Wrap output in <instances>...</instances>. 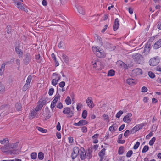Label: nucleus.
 Here are the masks:
<instances>
[{"label":"nucleus","mask_w":161,"mask_h":161,"mask_svg":"<svg viewBox=\"0 0 161 161\" xmlns=\"http://www.w3.org/2000/svg\"><path fill=\"white\" fill-rule=\"evenodd\" d=\"M132 57L134 61L137 63L142 64L144 62L143 57L139 53H137L133 55Z\"/></svg>","instance_id":"f257e3e1"},{"label":"nucleus","mask_w":161,"mask_h":161,"mask_svg":"<svg viewBox=\"0 0 161 161\" xmlns=\"http://www.w3.org/2000/svg\"><path fill=\"white\" fill-rule=\"evenodd\" d=\"M160 59L158 57L153 58L150 59L149 61L151 66H154L157 65L160 62Z\"/></svg>","instance_id":"f03ea898"},{"label":"nucleus","mask_w":161,"mask_h":161,"mask_svg":"<svg viewBox=\"0 0 161 161\" xmlns=\"http://www.w3.org/2000/svg\"><path fill=\"white\" fill-rule=\"evenodd\" d=\"M63 113L64 114L69 115L68 117L70 118L74 114L73 111L71 110L70 108L69 107L64 108Z\"/></svg>","instance_id":"7ed1b4c3"},{"label":"nucleus","mask_w":161,"mask_h":161,"mask_svg":"<svg viewBox=\"0 0 161 161\" xmlns=\"http://www.w3.org/2000/svg\"><path fill=\"white\" fill-rule=\"evenodd\" d=\"M79 149L78 147H75L73 149V152L72 153L71 157L72 159H74L78 155Z\"/></svg>","instance_id":"20e7f679"},{"label":"nucleus","mask_w":161,"mask_h":161,"mask_svg":"<svg viewBox=\"0 0 161 161\" xmlns=\"http://www.w3.org/2000/svg\"><path fill=\"white\" fill-rule=\"evenodd\" d=\"M31 59V55L28 53H26L25 55L23 60L24 64L26 65H28L30 62Z\"/></svg>","instance_id":"39448f33"},{"label":"nucleus","mask_w":161,"mask_h":161,"mask_svg":"<svg viewBox=\"0 0 161 161\" xmlns=\"http://www.w3.org/2000/svg\"><path fill=\"white\" fill-rule=\"evenodd\" d=\"M132 114L131 113H129L127 114V115L125 116L123 119V121L125 122L129 123L131 121V117L132 116Z\"/></svg>","instance_id":"423d86ee"},{"label":"nucleus","mask_w":161,"mask_h":161,"mask_svg":"<svg viewBox=\"0 0 161 161\" xmlns=\"http://www.w3.org/2000/svg\"><path fill=\"white\" fill-rule=\"evenodd\" d=\"M79 151L80 153H79V155L80 158L82 160H84L86 157V153L84 149L83 148L81 147Z\"/></svg>","instance_id":"0eeeda50"},{"label":"nucleus","mask_w":161,"mask_h":161,"mask_svg":"<svg viewBox=\"0 0 161 161\" xmlns=\"http://www.w3.org/2000/svg\"><path fill=\"white\" fill-rule=\"evenodd\" d=\"M88 122L85 120H81L78 123H75L74 125L78 126H82L87 124Z\"/></svg>","instance_id":"6e6552de"},{"label":"nucleus","mask_w":161,"mask_h":161,"mask_svg":"<svg viewBox=\"0 0 161 161\" xmlns=\"http://www.w3.org/2000/svg\"><path fill=\"white\" fill-rule=\"evenodd\" d=\"M97 56L100 58H104L106 56V53L102 49H99L97 53Z\"/></svg>","instance_id":"1a4fd4ad"},{"label":"nucleus","mask_w":161,"mask_h":161,"mask_svg":"<svg viewBox=\"0 0 161 161\" xmlns=\"http://www.w3.org/2000/svg\"><path fill=\"white\" fill-rule=\"evenodd\" d=\"M150 50V45L149 44H147L145 45L142 53L144 54V55H147L149 53Z\"/></svg>","instance_id":"9d476101"},{"label":"nucleus","mask_w":161,"mask_h":161,"mask_svg":"<svg viewBox=\"0 0 161 161\" xmlns=\"http://www.w3.org/2000/svg\"><path fill=\"white\" fill-rule=\"evenodd\" d=\"M132 74L135 76L140 75L142 73V70L140 68H136L132 70Z\"/></svg>","instance_id":"9b49d317"},{"label":"nucleus","mask_w":161,"mask_h":161,"mask_svg":"<svg viewBox=\"0 0 161 161\" xmlns=\"http://www.w3.org/2000/svg\"><path fill=\"white\" fill-rule=\"evenodd\" d=\"M119 23L118 18L115 19L113 25V29L114 31L116 30L119 28Z\"/></svg>","instance_id":"f8f14e48"},{"label":"nucleus","mask_w":161,"mask_h":161,"mask_svg":"<svg viewBox=\"0 0 161 161\" xmlns=\"http://www.w3.org/2000/svg\"><path fill=\"white\" fill-rule=\"evenodd\" d=\"M90 98H92L91 97ZM86 103L87 104L88 106L91 108H92L94 106L92 100V99H90V97L86 99Z\"/></svg>","instance_id":"ddd939ff"},{"label":"nucleus","mask_w":161,"mask_h":161,"mask_svg":"<svg viewBox=\"0 0 161 161\" xmlns=\"http://www.w3.org/2000/svg\"><path fill=\"white\" fill-rule=\"evenodd\" d=\"M15 50L17 53L19 55V58L22 57V51L18 47V46L16 47H15Z\"/></svg>","instance_id":"4468645a"},{"label":"nucleus","mask_w":161,"mask_h":161,"mask_svg":"<svg viewBox=\"0 0 161 161\" xmlns=\"http://www.w3.org/2000/svg\"><path fill=\"white\" fill-rule=\"evenodd\" d=\"M161 47V39H159L154 44V48L156 49Z\"/></svg>","instance_id":"2eb2a0df"},{"label":"nucleus","mask_w":161,"mask_h":161,"mask_svg":"<svg viewBox=\"0 0 161 161\" xmlns=\"http://www.w3.org/2000/svg\"><path fill=\"white\" fill-rule=\"evenodd\" d=\"M144 125V123L139 124L134 127L132 130H135V132H136L142 129Z\"/></svg>","instance_id":"dca6fc26"},{"label":"nucleus","mask_w":161,"mask_h":161,"mask_svg":"<svg viewBox=\"0 0 161 161\" xmlns=\"http://www.w3.org/2000/svg\"><path fill=\"white\" fill-rule=\"evenodd\" d=\"M37 112V111H36L35 109L32 110L30 113V119H32L35 117V115H36Z\"/></svg>","instance_id":"f3484780"},{"label":"nucleus","mask_w":161,"mask_h":161,"mask_svg":"<svg viewBox=\"0 0 161 161\" xmlns=\"http://www.w3.org/2000/svg\"><path fill=\"white\" fill-rule=\"evenodd\" d=\"M62 57L64 62L67 64H68L69 62V57L65 54H62Z\"/></svg>","instance_id":"a211bd4d"},{"label":"nucleus","mask_w":161,"mask_h":161,"mask_svg":"<svg viewBox=\"0 0 161 161\" xmlns=\"http://www.w3.org/2000/svg\"><path fill=\"white\" fill-rule=\"evenodd\" d=\"M61 77L59 76L58 78L57 79L55 78L53 79L52 80V84L54 86H56V85L58 84V82L60 80Z\"/></svg>","instance_id":"6ab92c4d"},{"label":"nucleus","mask_w":161,"mask_h":161,"mask_svg":"<svg viewBox=\"0 0 161 161\" xmlns=\"http://www.w3.org/2000/svg\"><path fill=\"white\" fill-rule=\"evenodd\" d=\"M78 11L79 12L83 14L84 15L85 14V13L84 10L83 9V8L80 6H78L77 7H76Z\"/></svg>","instance_id":"aec40b11"},{"label":"nucleus","mask_w":161,"mask_h":161,"mask_svg":"<svg viewBox=\"0 0 161 161\" xmlns=\"http://www.w3.org/2000/svg\"><path fill=\"white\" fill-rule=\"evenodd\" d=\"M136 80L133 79L129 78L126 80V82L129 85H131L132 84L135 83Z\"/></svg>","instance_id":"412c9836"},{"label":"nucleus","mask_w":161,"mask_h":161,"mask_svg":"<svg viewBox=\"0 0 161 161\" xmlns=\"http://www.w3.org/2000/svg\"><path fill=\"white\" fill-rule=\"evenodd\" d=\"M106 149L104 148L103 149L98 153V155L100 158H103V156L105 155V152Z\"/></svg>","instance_id":"4be33fe9"},{"label":"nucleus","mask_w":161,"mask_h":161,"mask_svg":"<svg viewBox=\"0 0 161 161\" xmlns=\"http://www.w3.org/2000/svg\"><path fill=\"white\" fill-rule=\"evenodd\" d=\"M18 143H19V142H16L15 143L11 144L9 146V147L10 148H12V149L16 148L18 146Z\"/></svg>","instance_id":"5701e85b"},{"label":"nucleus","mask_w":161,"mask_h":161,"mask_svg":"<svg viewBox=\"0 0 161 161\" xmlns=\"http://www.w3.org/2000/svg\"><path fill=\"white\" fill-rule=\"evenodd\" d=\"M18 8L20 9H24V6L23 4L20 2H18L17 3Z\"/></svg>","instance_id":"b1692460"},{"label":"nucleus","mask_w":161,"mask_h":161,"mask_svg":"<svg viewBox=\"0 0 161 161\" xmlns=\"http://www.w3.org/2000/svg\"><path fill=\"white\" fill-rule=\"evenodd\" d=\"M92 64L93 66V68H94L96 69L97 68L98 65H100V62L99 61H92Z\"/></svg>","instance_id":"393cba45"},{"label":"nucleus","mask_w":161,"mask_h":161,"mask_svg":"<svg viewBox=\"0 0 161 161\" xmlns=\"http://www.w3.org/2000/svg\"><path fill=\"white\" fill-rule=\"evenodd\" d=\"M124 147L123 146H121L120 147L119 149L118 150V153L120 154H122L124 153Z\"/></svg>","instance_id":"a878e982"},{"label":"nucleus","mask_w":161,"mask_h":161,"mask_svg":"<svg viewBox=\"0 0 161 161\" xmlns=\"http://www.w3.org/2000/svg\"><path fill=\"white\" fill-rule=\"evenodd\" d=\"M92 156V151L90 149L88 150V153L86 155V157L88 159H90Z\"/></svg>","instance_id":"bb28decb"},{"label":"nucleus","mask_w":161,"mask_h":161,"mask_svg":"<svg viewBox=\"0 0 161 161\" xmlns=\"http://www.w3.org/2000/svg\"><path fill=\"white\" fill-rule=\"evenodd\" d=\"M65 101L67 105L70 104L71 103V100L69 96L67 97L66 99L65 100Z\"/></svg>","instance_id":"cd10ccee"},{"label":"nucleus","mask_w":161,"mask_h":161,"mask_svg":"<svg viewBox=\"0 0 161 161\" xmlns=\"http://www.w3.org/2000/svg\"><path fill=\"white\" fill-rule=\"evenodd\" d=\"M30 86V85L28 83H25L22 88V91L24 92L26 91L28 89Z\"/></svg>","instance_id":"c85d7f7f"},{"label":"nucleus","mask_w":161,"mask_h":161,"mask_svg":"<svg viewBox=\"0 0 161 161\" xmlns=\"http://www.w3.org/2000/svg\"><path fill=\"white\" fill-rule=\"evenodd\" d=\"M44 157V154L42 152H40L38 153V157L39 159L42 160Z\"/></svg>","instance_id":"c756f323"},{"label":"nucleus","mask_w":161,"mask_h":161,"mask_svg":"<svg viewBox=\"0 0 161 161\" xmlns=\"http://www.w3.org/2000/svg\"><path fill=\"white\" fill-rule=\"evenodd\" d=\"M5 64L4 63L3 64L1 65L0 68V76H1L3 74V73L4 71V66Z\"/></svg>","instance_id":"7c9ffc66"},{"label":"nucleus","mask_w":161,"mask_h":161,"mask_svg":"<svg viewBox=\"0 0 161 161\" xmlns=\"http://www.w3.org/2000/svg\"><path fill=\"white\" fill-rule=\"evenodd\" d=\"M15 107L18 111H20L22 108L21 104L19 103H17L15 104Z\"/></svg>","instance_id":"2f4dec72"},{"label":"nucleus","mask_w":161,"mask_h":161,"mask_svg":"<svg viewBox=\"0 0 161 161\" xmlns=\"http://www.w3.org/2000/svg\"><path fill=\"white\" fill-rule=\"evenodd\" d=\"M5 87L1 83L0 84V93H3L4 92Z\"/></svg>","instance_id":"473e14b6"},{"label":"nucleus","mask_w":161,"mask_h":161,"mask_svg":"<svg viewBox=\"0 0 161 161\" xmlns=\"http://www.w3.org/2000/svg\"><path fill=\"white\" fill-rule=\"evenodd\" d=\"M99 47H92V50L93 52L95 53L96 54H97V53L98 52L99 50Z\"/></svg>","instance_id":"72a5a7b5"},{"label":"nucleus","mask_w":161,"mask_h":161,"mask_svg":"<svg viewBox=\"0 0 161 161\" xmlns=\"http://www.w3.org/2000/svg\"><path fill=\"white\" fill-rule=\"evenodd\" d=\"M115 71L114 70L111 69L110 70L108 73V76H112L114 75Z\"/></svg>","instance_id":"f704fd0d"},{"label":"nucleus","mask_w":161,"mask_h":161,"mask_svg":"<svg viewBox=\"0 0 161 161\" xmlns=\"http://www.w3.org/2000/svg\"><path fill=\"white\" fill-rule=\"evenodd\" d=\"M31 159H35L37 158V153L36 152L32 153L31 155Z\"/></svg>","instance_id":"c9c22d12"},{"label":"nucleus","mask_w":161,"mask_h":161,"mask_svg":"<svg viewBox=\"0 0 161 161\" xmlns=\"http://www.w3.org/2000/svg\"><path fill=\"white\" fill-rule=\"evenodd\" d=\"M42 106H43V105H42V103H40V104H38L37 105V106L36 108L35 109H36V111H38L41 109Z\"/></svg>","instance_id":"e433bc0d"},{"label":"nucleus","mask_w":161,"mask_h":161,"mask_svg":"<svg viewBox=\"0 0 161 161\" xmlns=\"http://www.w3.org/2000/svg\"><path fill=\"white\" fill-rule=\"evenodd\" d=\"M87 114V112L86 110H84L82 114V117L83 119H85Z\"/></svg>","instance_id":"4c0bfd02"},{"label":"nucleus","mask_w":161,"mask_h":161,"mask_svg":"<svg viewBox=\"0 0 161 161\" xmlns=\"http://www.w3.org/2000/svg\"><path fill=\"white\" fill-rule=\"evenodd\" d=\"M36 128L39 131L42 133H46V132L47 131V130L44 129L40 127H37Z\"/></svg>","instance_id":"58836bf2"},{"label":"nucleus","mask_w":161,"mask_h":161,"mask_svg":"<svg viewBox=\"0 0 161 161\" xmlns=\"http://www.w3.org/2000/svg\"><path fill=\"white\" fill-rule=\"evenodd\" d=\"M156 140V138L153 137L149 141V144L150 146H152L153 145L154 143Z\"/></svg>","instance_id":"ea45409f"},{"label":"nucleus","mask_w":161,"mask_h":161,"mask_svg":"<svg viewBox=\"0 0 161 161\" xmlns=\"http://www.w3.org/2000/svg\"><path fill=\"white\" fill-rule=\"evenodd\" d=\"M148 75L149 77L151 78H153L155 77V74L152 71H149L148 72Z\"/></svg>","instance_id":"a19ab883"},{"label":"nucleus","mask_w":161,"mask_h":161,"mask_svg":"<svg viewBox=\"0 0 161 161\" xmlns=\"http://www.w3.org/2000/svg\"><path fill=\"white\" fill-rule=\"evenodd\" d=\"M149 149V147L147 145L144 146L142 152L143 153H145Z\"/></svg>","instance_id":"79ce46f5"},{"label":"nucleus","mask_w":161,"mask_h":161,"mask_svg":"<svg viewBox=\"0 0 161 161\" xmlns=\"http://www.w3.org/2000/svg\"><path fill=\"white\" fill-rule=\"evenodd\" d=\"M32 79V76L31 75H29L27 78L26 80V83H28V84L30 85V83Z\"/></svg>","instance_id":"37998d69"},{"label":"nucleus","mask_w":161,"mask_h":161,"mask_svg":"<svg viewBox=\"0 0 161 161\" xmlns=\"http://www.w3.org/2000/svg\"><path fill=\"white\" fill-rule=\"evenodd\" d=\"M123 112L122 111H119L116 114V117L117 118H120L121 115L123 114Z\"/></svg>","instance_id":"c03bdc74"},{"label":"nucleus","mask_w":161,"mask_h":161,"mask_svg":"<svg viewBox=\"0 0 161 161\" xmlns=\"http://www.w3.org/2000/svg\"><path fill=\"white\" fill-rule=\"evenodd\" d=\"M120 65L123 68H124L125 69H127L128 68V66L127 65V64H125V63H124L123 62H122L121 63V64H120Z\"/></svg>","instance_id":"a18cd8bd"},{"label":"nucleus","mask_w":161,"mask_h":161,"mask_svg":"<svg viewBox=\"0 0 161 161\" xmlns=\"http://www.w3.org/2000/svg\"><path fill=\"white\" fill-rule=\"evenodd\" d=\"M133 153L132 150H129L127 153L126 156L127 157H131Z\"/></svg>","instance_id":"49530a36"},{"label":"nucleus","mask_w":161,"mask_h":161,"mask_svg":"<svg viewBox=\"0 0 161 161\" xmlns=\"http://www.w3.org/2000/svg\"><path fill=\"white\" fill-rule=\"evenodd\" d=\"M54 92V89L53 88H51L49 90L48 94L50 96L52 95Z\"/></svg>","instance_id":"de8ad7c7"},{"label":"nucleus","mask_w":161,"mask_h":161,"mask_svg":"<svg viewBox=\"0 0 161 161\" xmlns=\"http://www.w3.org/2000/svg\"><path fill=\"white\" fill-rule=\"evenodd\" d=\"M51 117V115L49 111H47V115L46 116L45 120H47L49 119Z\"/></svg>","instance_id":"09e8293b"},{"label":"nucleus","mask_w":161,"mask_h":161,"mask_svg":"<svg viewBox=\"0 0 161 161\" xmlns=\"http://www.w3.org/2000/svg\"><path fill=\"white\" fill-rule=\"evenodd\" d=\"M140 143L139 142H137L136 144L134 145L133 147V148L134 149H137L140 145Z\"/></svg>","instance_id":"8fccbe9b"},{"label":"nucleus","mask_w":161,"mask_h":161,"mask_svg":"<svg viewBox=\"0 0 161 161\" xmlns=\"http://www.w3.org/2000/svg\"><path fill=\"white\" fill-rule=\"evenodd\" d=\"M56 95L57 96L55 97L54 99H55V100H56V101L57 102L58 101L59 99L60 98L61 96L59 93H58V91H57Z\"/></svg>","instance_id":"3c124183"},{"label":"nucleus","mask_w":161,"mask_h":161,"mask_svg":"<svg viewBox=\"0 0 161 161\" xmlns=\"http://www.w3.org/2000/svg\"><path fill=\"white\" fill-rule=\"evenodd\" d=\"M7 33L9 34L11 31V27L10 26H7Z\"/></svg>","instance_id":"603ef678"},{"label":"nucleus","mask_w":161,"mask_h":161,"mask_svg":"<svg viewBox=\"0 0 161 161\" xmlns=\"http://www.w3.org/2000/svg\"><path fill=\"white\" fill-rule=\"evenodd\" d=\"M65 83L64 81H62L59 84V86L60 87L63 88L65 86Z\"/></svg>","instance_id":"864d4df0"},{"label":"nucleus","mask_w":161,"mask_h":161,"mask_svg":"<svg viewBox=\"0 0 161 161\" xmlns=\"http://www.w3.org/2000/svg\"><path fill=\"white\" fill-rule=\"evenodd\" d=\"M82 105L80 103H78L77 105L76 108L78 111L80 110L81 108L82 107Z\"/></svg>","instance_id":"5fc2aeb1"},{"label":"nucleus","mask_w":161,"mask_h":161,"mask_svg":"<svg viewBox=\"0 0 161 161\" xmlns=\"http://www.w3.org/2000/svg\"><path fill=\"white\" fill-rule=\"evenodd\" d=\"M103 117L104 120H108V122H109V120H108L109 117L108 115L104 114L103 116Z\"/></svg>","instance_id":"6e6d98bb"},{"label":"nucleus","mask_w":161,"mask_h":161,"mask_svg":"<svg viewBox=\"0 0 161 161\" xmlns=\"http://www.w3.org/2000/svg\"><path fill=\"white\" fill-rule=\"evenodd\" d=\"M64 43L63 42L61 41L58 45V47L59 48H61L64 46Z\"/></svg>","instance_id":"4d7b16f0"},{"label":"nucleus","mask_w":161,"mask_h":161,"mask_svg":"<svg viewBox=\"0 0 161 161\" xmlns=\"http://www.w3.org/2000/svg\"><path fill=\"white\" fill-rule=\"evenodd\" d=\"M130 131L129 130H126L124 134V136L125 137H127L128 136L129 134H130Z\"/></svg>","instance_id":"13d9d810"},{"label":"nucleus","mask_w":161,"mask_h":161,"mask_svg":"<svg viewBox=\"0 0 161 161\" xmlns=\"http://www.w3.org/2000/svg\"><path fill=\"white\" fill-rule=\"evenodd\" d=\"M56 128L58 131H60L61 129L60 124L59 122H58L56 126Z\"/></svg>","instance_id":"bf43d9fd"},{"label":"nucleus","mask_w":161,"mask_h":161,"mask_svg":"<svg viewBox=\"0 0 161 161\" xmlns=\"http://www.w3.org/2000/svg\"><path fill=\"white\" fill-rule=\"evenodd\" d=\"M141 92H145L147 91V89L146 87L143 86L142 88Z\"/></svg>","instance_id":"052dcab7"},{"label":"nucleus","mask_w":161,"mask_h":161,"mask_svg":"<svg viewBox=\"0 0 161 161\" xmlns=\"http://www.w3.org/2000/svg\"><path fill=\"white\" fill-rule=\"evenodd\" d=\"M81 130L83 133H86L87 132V128L85 127H83Z\"/></svg>","instance_id":"680f3d73"},{"label":"nucleus","mask_w":161,"mask_h":161,"mask_svg":"<svg viewBox=\"0 0 161 161\" xmlns=\"http://www.w3.org/2000/svg\"><path fill=\"white\" fill-rule=\"evenodd\" d=\"M63 107L62 104L60 102L57 105V107L59 109H61Z\"/></svg>","instance_id":"e2e57ef3"},{"label":"nucleus","mask_w":161,"mask_h":161,"mask_svg":"<svg viewBox=\"0 0 161 161\" xmlns=\"http://www.w3.org/2000/svg\"><path fill=\"white\" fill-rule=\"evenodd\" d=\"M56 104V103H54L53 102H52L51 104V109H52V110H53V109L55 107Z\"/></svg>","instance_id":"0e129e2a"},{"label":"nucleus","mask_w":161,"mask_h":161,"mask_svg":"<svg viewBox=\"0 0 161 161\" xmlns=\"http://www.w3.org/2000/svg\"><path fill=\"white\" fill-rule=\"evenodd\" d=\"M112 126L114 130H117L118 126L116 124H113L112 125Z\"/></svg>","instance_id":"69168bd1"},{"label":"nucleus","mask_w":161,"mask_h":161,"mask_svg":"<svg viewBox=\"0 0 161 161\" xmlns=\"http://www.w3.org/2000/svg\"><path fill=\"white\" fill-rule=\"evenodd\" d=\"M117 142L119 143L123 144L125 143V140H121L120 139H118Z\"/></svg>","instance_id":"338daca9"},{"label":"nucleus","mask_w":161,"mask_h":161,"mask_svg":"<svg viewBox=\"0 0 161 161\" xmlns=\"http://www.w3.org/2000/svg\"><path fill=\"white\" fill-rule=\"evenodd\" d=\"M56 136L58 138L60 139L61 138V135L60 132H57L56 133Z\"/></svg>","instance_id":"774afa93"}]
</instances>
